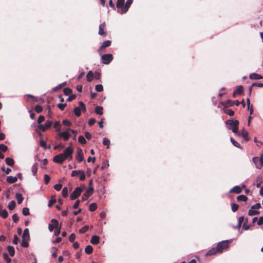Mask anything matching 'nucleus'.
I'll list each match as a JSON object with an SVG mask.
<instances>
[{"instance_id": "nucleus-1", "label": "nucleus", "mask_w": 263, "mask_h": 263, "mask_svg": "<svg viewBox=\"0 0 263 263\" xmlns=\"http://www.w3.org/2000/svg\"><path fill=\"white\" fill-rule=\"evenodd\" d=\"M228 129L232 130V132L237 135H240L238 131L239 121L237 120H229L226 122Z\"/></svg>"}, {"instance_id": "nucleus-2", "label": "nucleus", "mask_w": 263, "mask_h": 263, "mask_svg": "<svg viewBox=\"0 0 263 263\" xmlns=\"http://www.w3.org/2000/svg\"><path fill=\"white\" fill-rule=\"evenodd\" d=\"M230 241L228 240H223L218 242L216 246V249L219 253H222L223 250L228 248L229 246Z\"/></svg>"}, {"instance_id": "nucleus-3", "label": "nucleus", "mask_w": 263, "mask_h": 263, "mask_svg": "<svg viewBox=\"0 0 263 263\" xmlns=\"http://www.w3.org/2000/svg\"><path fill=\"white\" fill-rule=\"evenodd\" d=\"M73 152V148L71 146V144L70 145L68 146L64 151L62 154L64 156L66 159H68V160H71L72 159V153Z\"/></svg>"}, {"instance_id": "nucleus-4", "label": "nucleus", "mask_w": 263, "mask_h": 263, "mask_svg": "<svg viewBox=\"0 0 263 263\" xmlns=\"http://www.w3.org/2000/svg\"><path fill=\"white\" fill-rule=\"evenodd\" d=\"M260 208V204L259 203H257L252 206L248 212L249 215L254 216L258 214L259 213V211H257V210L259 209Z\"/></svg>"}, {"instance_id": "nucleus-5", "label": "nucleus", "mask_w": 263, "mask_h": 263, "mask_svg": "<svg viewBox=\"0 0 263 263\" xmlns=\"http://www.w3.org/2000/svg\"><path fill=\"white\" fill-rule=\"evenodd\" d=\"M79 106L74 108L73 112L75 115L77 117H79L81 115V111H85L86 107L85 104L81 101L79 102Z\"/></svg>"}, {"instance_id": "nucleus-6", "label": "nucleus", "mask_w": 263, "mask_h": 263, "mask_svg": "<svg viewBox=\"0 0 263 263\" xmlns=\"http://www.w3.org/2000/svg\"><path fill=\"white\" fill-rule=\"evenodd\" d=\"M71 175L72 177H79L80 180L82 181L85 180L86 178L84 172L82 170L72 171Z\"/></svg>"}, {"instance_id": "nucleus-7", "label": "nucleus", "mask_w": 263, "mask_h": 263, "mask_svg": "<svg viewBox=\"0 0 263 263\" xmlns=\"http://www.w3.org/2000/svg\"><path fill=\"white\" fill-rule=\"evenodd\" d=\"M102 63L104 64H109L113 60V56L110 53L103 54L101 56Z\"/></svg>"}, {"instance_id": "nucleus-8", "label": "nucleus", "mask_w": 263, "mask_h": 263, "mask_svg": "<svg viewBox=\"0 0 263 263\" xmlns=\"http://www.w3.org/2000/svg\"><path fill=\"white\" fill-rule=\"evenodd\" d=\"M82 190L81 187H76L73 192L71 194L70 198L71 200H74L77 198H78L81 193Z\"/></svg>"}, {"instance_id": "nucleus-9", "label": "nucleus", "mask_w": 263, "mask_h": 263, "mask_svg": "<svg viewBox=\"0 0 263 263\" xmlns=\"http://www.w3.org/2000/svg\"><path fill=\"white\" fill-rule=\"evenodd\" d=\"M65 160V158L62 154L57 155L53 157V161L57 163H62Z\"/></svg>"}, {"instance_id": "nucleus-10", "label": "nucleus", "mask_w": 263, "mask_h": 263, "mask_svg": "<svg viewBox=\"0 0 263 263\" xmlns=\"http://www.w3.org/2000/svg\"><path fill=\"white\" fill-rule=\"evenodd\" d=\"M59 136L60 138H63L64 140H67L71 136L70 131L68 129L64 132L59 133Z\"/></svg>"}, {"instance_id": "nucleus-11", "label": "nucleus", "mask_w": 263, "mask_h": 263, "mask_svg": "<svg viewBox=\"0 0 263 263\" xmlns=\"http://www.w3.org/2000/svg\"><path fill=\"white\" fill-rule=\"evenodd\" d=\"M132 3L133 0H127L126 4L124 5V9L121 10L120 12V14H123L125 13L128 11Z\"/></svg>"}, {"instance_id": "nucleus-12", "label": "nucleus", "mask_w": 263, "mask_h": 263, "mask_svg": "<svg viewBox=\"0 0 263 263\" xmlns=\"http://www.w3.org/2000/svg\"><path fill=\"white\" fill-rule=\"evenodd\" d=\"M253 162L257 168H260L262 166V163L261 161V159L258 157H254L253 158Z\"/></svg>"}, {"instance_id": "nucleus-13", "label": "nucleus", "mask_w": 263, "mask_h": 263, "mask_svg": "<svg viewBox=\"0 0 263 263\" xmlns=\"http://www.w3.org/2000/svg\"><path fill=\"white\" fill-rule=\"evenodd\" d=\"M76 159L81 162L84 160V156L81 149H79L76 155Z\"/></svg>"}, {"instance_id": "nucleus-14", "label": "nucleus", "mask_w": 263, "mask_h": 263, "mask_svg": "<svg viewBox=\"0 0 263 263\" xmlns=\"http://www.w3.org/2000/svg\"><path fill=\"white\" fill-rule=\"evenodd\" d=\"M217 253H219L216 248H213L209 250L205 254L206 256L215 255Z\"/></svg>"}, {"instance_id": "nucleus-15", "label": "nucleus", "mask_w": 263, "mask_h": 263, "mask_svg": "<svg viewBox=\"0 0 263 263\" xmlns=\"http://www.w3.org/2000/svg\"><path fill=\"white\" fill-rule=\"evenodd\" d=\"M30 238L29 232L28 229H25L24 231L22 238L25 240H29Z\"/></svg>"}, {"instance_id": "nucleus-16", "label": "nucleus", "mask_w": 263, "mask_h": 263, "mask_svg": "<svg viewBox=\"0 0 263 263\" xmlns=\"http://www.w3.org/2000/svg\"><path fill=\"white\" fill-rule=\"evenodd\" d=\"M230 192L239 194L241 192V188L238 185L235 186L230 190Z\"/></svg>"}, {"instance_id": "nucleus-17", "label": "nucleus", "mask_w": 263, "mask_h": 263, "mask_svg": "<svg viewBox=\"0 0 263 263\" xmlns=\"http://www.w3.org/2000/svg\"><path fill=\"white\" fill-rule=\"evenodd\" d=\"M249 78L252 80H260L262 79V77L261 75L255 73H251L249 76Z\"/></svg>"}, {"instance_id": "nucleus-18", "label": "nucleus", "mask_w": 263, "mask_h": 263, "mask_svg": "<svg viewBox=\"0 0 263 263\" xmlns=\"http://www.w3.org/2000/svg\"><path fill=\"white\" fill-rule=\"evenodd\" d=\"M239 133L240 134V136H242L246 141L249 140L248 133L247 131H246L244 128L242 129L241 132H239Z\"/></svg>"}, {"instance_id": "nucleus-19", "label": "nucleus", "mask_w": 263, "mask_h": 263, "mask_svg": "<svg viewBox=\"0 0 263 263\" xmlns=\"http://www.w3.org/2000/svg\"><path fill=\"white\" fill-rule=\"evenodd\" d=\"M100 238L97 235L92 236L90 240V242L93 245H97L99 242Z\"/></svg>"}, {"instance_id": "nucleus-20", "label": "nucleus", "mask_w": 263, "mask_h": 263, "mask_svg": "<svg viewBox=\"0 0 263 263\" xmlns=\"http://www.w3.org/2000/svg\"><path fill=\"white\" fill-rule=\"evenodd\" d=\"M93 191V187L92 186H89V188L86 190V192L84 194V196L86 198H88L90 196Z\"/></svg>"}, {"instance_id": "nucleus-21", "label": "nucleus", "mask_w": 263, "mask_h": 263, "mask_svg": "<svg viewBox=\"0 0 263 263\" xmlns=\"http://www.w3.org/2000/svg\"><path fill=\"white\" fill-rule=\"evenodd\" d=\"M117 7L121 10L124 9V0H117Z\"/></svg>"}, {"instance_id": "nucleus-22", "label": "nucleus", "mask_w": 263, "mask_h": 263, "mask_svg": "<svg viewBox=\"0 0 263 263\" xmlns=\"http://www.w3.org/2000/svg\"><path fill=\"white\" fill-rule=\"evenodd\" d=\"M17 180V177H13L11 176H9L7 178V181L9 183H12L16 182Z\"/></svg>"}, {"instance_id": "nucleus-23", "label": "nucleus", "mask_w": 263, "mask_h": 263, "mask_svg": "<svg viewBox=\"0 0 263 263\" xmlns=\"http://www.w3.org/2000/svg\"><path fill=\"white\" fill-rule=\"evenodd\" d=\"M105 27V23H103L99 26V34L102 35L104 34V28Z\"/></svg>"}, {"instance_id": "nucleus-24", "label": "nucleus", "mask_w": 263, "mask_h": 263, "mask_svg": "<svg viewBox=\"0 0 263 263\" xmlns=\"http://www.w3.org/2000/svg\"><path fill=\"white\" fill-rule=\"evenodd\" d=\"M223 111L226 114H227L230 116H233L234 115V112L233 110H232V109L227 108H224Z\"/></svg>"}, {"instance_id": "nucleus-25", "label": "nucleus", "mask_w": 263, "mask_h": 263, "mask_svg": "<svg viewBox=\"0 0 263 263\" xmlns=\"http://www.w3.org/2000/svg\"><path fill=\"white\" fill-rule=\"evenodd\" d=\"M15 196H16V198L17 200L18 203L21 204L24 199V198H23L22 195L20 193H16Z\"/></svg>"}, {"instance_id": "nucleus-26", "label": "nucleus", "mask_w": 263, "mask_h": 263, "mask_svg": "<svg viewBox=\"0 0 263 263\" xmlns=\"http://www.w3.org/2000/svg\"><path fill=\"white\" fill-rule=\"evenodd\" d=\"M103 107L102 106H97L95 108V112L99 115H102L103 114Z\"/></svg>"}, {"instance_id": "nucleus-27", "label": "nucleus", "mask_w": 263, "mask_h": 263, "mask_svg": "<svg viewBox=\"0 0 263 263\" xmlns=\"http://www.w3.org/2000/svg\"><path fill=\"white\" fill-rule=\"evenodd\" d=\"M111 45V41L109 40H106L103 42L101 46V48H104L110 46Z\"/></svg>"}, {"instance_id": "nucleus-28", "label": "nucleus", "mask_w": 263, "mask_h": 263, "mask_svg": "<svg viewBox=\"0 0 263 263\" xmlns=\"http://www.w3.org/2000/svg\"><path fill=\"white\" fill-rule=\"evenodd\" d=\"M87 80L88 82H91L93 80V73L91 71H89L87 74Z\"/></svg>"}, {"instance_id": "nucleus-29", "label": "nucleus", "mask_w": 263, "mask_h": 263, "mask_svg": "<svg viewBox=\"0 0 263 263\" xmlns=\"http://www.w3.org/2000/svg\"><path fill=\"white\" fill-rule=\"evenodd\" d=\"M92 251L93 248L90 245L87 246L85 249V252L87 254H90L92 252Z\"/></svg>"}, {"instance_id": "nucleus-30", "label": "nucleus", "mask_w": 263, "mask_h": 263, "mask_svg": "<svg viewBox=\"0 0 263 263\" xmlns=\"http://www.w3.org/2000/svg\"><path fill=\"white\" fill-rule=\"evenodd\" d=\"M5 161L6 164L9 166H12L14 163V160L12 158L9 157L7 158L5 160Z\"/></svg>"}, {"instance_id": "nucleus-31", "label": "nucleus", "mask_w": 263, "mask_h": 263, "mask_svg": "<svg viewBox=\"0 0 263 263\" xmlns=\"http://www.w3.org/2000/svg\"><path fill=\"white\" fill-rule=\"evenodd\" d=\"M8 250L9 252V253L11 256H13L15 254V251L14 248L12 246H8Z\"/></svg>"}, {"instance_id": "nucleus-32", "label": "nucleus", "mask_w": 263, "mask_h": 263, "mask_svg": "<svg viewBox=\"0 0 263 263\" xmlns=\"http://www.w3.org/2000/svg\"><path fill=\"white\" fill-rule=\"evenodd\" d=\"M237 199L239 201H246L248 199V198L245 195H240L237 196Z\"/></svg>"}, {"instance_id": "nucleus-33", "label": "nucleus", "mask_w": 263, "mask_h": 263, "mask_svg": "<svg viewBox=\"0 0 263 263\" xmlns=\"http://www.w3.org/2000/svg\"><path fill=\"white\" fill-rule=\"evenodd\" d=\"M16 205V203L14 200L11 201L8 204V207L10 210H13Z\"/></svg>"}, {"instance_id": "nucleus-34", "label": "nucleus", "mask_w": 263, "mask_h": 263, "mask_svg": "<svg viewBox=\"0 0 263 263\" xmlns=\"http://www.w3.org/2000/svg\"><path fill=\"white\" fill-rule=\"evenodd\" d=\"M51 224H53L54 229L59 228V222L58 221L55 219H52L51 220Z\"/></svg>"}, {"instance_id": "nucleus-35", "label": "nucleus", "mask_w": 263, "mask_h": 263, "mask_svg": "<svg viewBox=\"0 0 263 263\" xmlns=\"http://www.w3.org/2000/svg\"><path fill=\"white\" fill-rule=\"evenodd\" d=\"M97 208V205L95 203H92L89 205V210L90 211H95Z\"/></svg>"}, {"instance_id": "nucleus-36", "label": "nucleus", "mask_w": 263, "mask_h": 263, "mask_svg": "<svg viewBox=\"0 0 263 263\" xmlns=\"http://www.w3.org/2000/svg\"><path fill=\"white\" fill-rule=\"evenodd\" d=\"M242 89L243 87L242 86H237L235 91H236L238 95H241L242 93Z\"/></svg>"}, {"instance_id": "nucleus-37", "label": "nucleus", "mask_w": 263, "mask_h": 263, "mask_svg": "<svg viewBox=\"0 0 263 263\" xmlns=\"http://www.w3.org/2000/svg\"><path fill=\"white\" fill-rule=\"evenodd\" d=\"M103 144L104 145H106L107 146V148H108L109 144H110V141H109V140L108 139H107V138H104L103 139Z\"/></svg>"}, {"instance_id": "nucleus-38", "label": "nucleus", "mask_w": 263, "mask_h": 263, "mask_svg": "<svg viewBox=\"0 0 263 263\" xmlns=\"http://www.w3.org/2000/svg\"><path fill=\"white\" fill-rule=\"evenodd\" d=\"M78 141L82 144H84L86 143L85 138L81 135L78 137Z\"/></svg>"}, {"instance_id": "nucleus-39", "label": "nucleus", "mask_w": 263, "mask_h": 263, "mask_svg": "<svg viewBox=\"0 0 263 263\" xmlns=\"http://www.w3.org/2000/svg\"><path fill=\"white\" fill-rule=\"evenodd\" d=\"M0 215L3 218H6L8 217V213L6 210H3L2 211Z\"/></svg>"}, {"instance_id": "nucleus-40", "label": "nucleus", "mask_w": 263, "mask_h": 263, "mask_svg": "<svg viewBox=\"0 0 263 263\" xmlns=\"http://www.w3.org/2000/svg\"><path fill=\"white\" fill-rule=\"evenodd\" d=\"M62 196L64 197H67L68 196V189L67 187H65L62 191Z\"/></svg>"}, {"instance_id": "nucleus-41", "label": "nucleus", "mask_w": 263, "mask_h": 263, "mask_svg": "<svg viewBox=\"0 0 263 263\" xmlns=\"http://www.w3.org/2000/svg\"><path fill=\"white\" fill-rule=\"evenodd\" d=\"M60 121H56L54 123V124L53 125V126L56 129V131H57V132H60V131L61 128L60 127Z\"/></svg>"}, {"instance_id": "nucleus-42", "label": "nucleus", "mask_w": 263, "mask_h": 263, "mask_svg": "<svg viewBox=\"0 0 263 263\" xmlns=\"http://www.w3.org/2000/svg\"><path fill=\"white\" fill-rule=\"evenodd\" d=\"M95 89L98 92H101L103 90V86L101 84H97L95 86Z\"/></svg>"}, {"instance_id": "nucleus-43", "label": "nucleus", "mask_w": 263, "mask_h": 263, "mask_svg": "<svg viewBox=\"0 0 263 263\" xmlns=\"http://www.w3.org/2000/svg\"><path fill=\"white\" fill-rule=\"evenodd\" d=\"M3 257L5 260L6 261L7 263H10L11 261V259L9 257L8 255L5 253L3 254Z\"/></svg>"}, {"instance_id": "nucleus-44", "label": "nucleus", "mask_w": 263, "mask_h": 263, "mask_svg": "<svg viewBox=\"0 0 263 263\" xmlns=\"http://www.w3.org/2000/svg\"><path fill=\"white\" fill-rule=\"evenodd\" d=\"M64 93L65 95L68 96L72 93V90L69 88H65L64 89Z\"/></svg>"}, {"instance_id": "nucleus-45", "label": "nucleus", "mask_w": 263, "mask_h": 263, "mask_svg": "<svg viewBox=\"0 0 263 263\" xmlns=\"http://www.w3.org/2000/svg\"><path fill=\"white\" fill-rule=\"evenodd\" d=\"M88 227L87 226H85L79 230V233H84L88 230Z\"/></svg>"}, {"instance_id": "nucleus-46", "label": "nucleus", "mask_w": 263, "mask_h": 263, "mask_svg": "<svg viewBox=\"0 0 263 263\" xmlns=\"http://www.w3.org/2000/svg\"><path fill=\"white\" fill-rule=\"evenodd\" d=\"M230 140H231V142H232V143L235 146L238 147V148H240V145L238 142L235 141V140L233 138H231Z\"/></svg>"}, {"instance_id": "nucleus-47", "label": "nucleus", "mask_w": 263, "mask_h": 263, "mask_svg": "<svg viewBox=\"0 0 263 263\" xmlns=\"http://www.w3.org/2000/svg\"><path fill=\"white\" fill-rule=\"evenodd\" d=\"M22 213L25 216H27L29 214V210L28 208H24L22 210Z\"/></svg>"}, {"instance_id": "nucleus-48", "label": "nucleus", "mask_w": 263, "mask_h": 263, "mask_svg": "<svg viewBox=\"0 0 263 263\" xmlns=\"http://www.w3.org/2000/svg\"><path fill=\"white\" fill-rule=\"evenodd\" d=\"M7 149L8 147L5 145L3 144H0V152L2 151L5 152L7 150Z\"/></svg>"}, {"instance_id": "nucleus-49", "label": "nucleus", "mask_w": 263, "mask_h": 263, "mask_svg": "<svg viewBox=\"0 0 263 263\" xmlns=\"http://www.w3.org/2000/svg\"><path fill=\"white\" fill-rule=\"evenodd\" d=\"M34 109H35V111L37 112V113H40L42 111V107L41 106H40L39 105H36L35 106Z\"/></svg>"}, {"instance_id": "nucleus-50", "label": "nucleus", "mask_w": 263, "mask_h": 263, "mask_svg": "<svg viewBox=\"0 0 263 263\" xmlns=\"http://www.w3.org/2000/svg\"><path fill=\"white\" fill-rule=\"evenodd\" d=\"M53 187L55 190L59 191L62 189V185L60 183L56 184L54 185Z\"/></svg>"}, {"instance_id": "nucleus-51", "label": "nucleus", "mask_w": 263, "mask_h": 263, "mask_svg": "<svg viewBox=\"0 0 263 263\" xmlns=\"http://www.w3.org/2000/svg\"><path fill=\"white\" fill-rule=\"evenodd\" d=\"M56 202V199L54 197H52L49 202L48 204V206H51L53 203Z\"/></svg>"}, {"instance_id": "nucleus-52", "label": "nucleus", "mask_w": 263, "mask_h": 263, "mask_svg": "<svg viewBox=\"0 0 263 263\" xmlns=\"http://www.w3.org/2000/svg\"><path fill=\"white\" fill-rule=\"evenodd\" d=\"M232 210L233 212H235L238 209V205L237 204L233 203L231 205Z\"/></svg>"}, {"instance_id": "nucleus-53", "label": "nucleus", "mask_w": 263, "mask_h": 263, "mask_svg": "<svg viewBox=\"0 0 263 263\" xmlns=\"http://www.w3.org/2000/svg\"><path fill=\"white\" fill-rule=\"evenodd\" d=\"M50 177L48 175L46 174L44 175V181H45V184H48L49 183V182L50 181Z\"/></svg>"}, {"instance_id": "nucleus-54", "label": "nucleus", "mask_w": 263, "mask_h": 263, "mask_svg": "<svg viewBox=\"0 0 263 263\" xmlns=\"http://www.w3.org/2000/svg\"><path fill=\"white\" fill-rule=\"evenodd\" d=\"M2 170L3 172H5L6 174H9L11 171V168L9 167L6 168L4 166L2 167Z\"/></svg>"}, {"instance_id": "nucleus-55", "label": "nucleus", "mask_w": 263, "mask_h": 263, "mask_svg": "<svg viewBox=\"0 0 263 263\" xmlns=\"http://www.w3.org/2000/svg\"><path fill=\"white\" fill-rule=\"evenodd\" d=\"M66 106V104L59 103L57 105L58 107L61 110H63Z\"/></svg>"}, {"instance_id": "nucleus-56", "label": "nucleus", "mask_w": 263, "mask_h": 263, "mask_svg": "<svg viewBox=\"0 0 263 263\" xmlns=\"http://www.w3.org/2000/svg\"><path fill=\"white\" fill-rule=\"evenodd\" d=\"M245 219V217L243 216H241L238 219V227H240L242 223L243 222Z\"/></svg>"}, {"instance_id": "nucleus-57", "label": "nucleus", "mask_w": 263, "mask_h": 263, "mask_svg": "<svg viewBox=\"0 0 263 263\" xmlns=\"http://www.w3.org/2000/svg\"><path fill=\"white\" fill-rule=\"evenodd\" d=\"M52 125V121H47L46 122V123L45 124V126L46 129H47V128H50L51 126Z\"/></svg>"}, {"instance_id": "nucleus-58", "label": "nucleus", "mask_w": 263, "mask_h": 263, "mask_svg": "<svg viewBox=\"0 0 263 263\" xmlns=\"http://www.w3.org/2000/svg\"><path fill=\"white\" fill-rule=\"evenodd\" d=\"M76 239V235L74 234L73 233H72L70 235L69 237V240L70 241V242H73L74 239Z\"/></svg>"}, {"instance_id": "nucleus-59", "label": "nucleus", "mask_w": 263, "mask_h": 263, "mask_svg": "<svg viewBox=\"0 0 263 263\" xmlns=\"http://www.w3.org/2000/svg\"><path fill=\"white\" fill-rule=\"evenodd\" d=\"M76 98V96L75 95H71L69 96V97L67 99L66 101L70 102L72 100H74Z\"/></svg>"}, {"instance_id": "nucleus-60", "label": "nucleus", "mask_w": 263, "mask_h": 263, "mask_svg": "<svg viewBox=\"0 0 263 263\" xmlns=\"http://www.w3.org/2000/svg\"><path fill=\"white\" fill-rule=\"evenodd\" d=\"M28 240H25L23 239L22 243H21V246L24 248L28 247Z\"/></svg>"}, {"instance_id": "nucleus-61", "label": "nucleus", "mask_w": 263, "mask_h": 263, "mask_svg": "<svg viewBox=\"0 0 263 263\" xmlns=\"http://www.w3.org/2000/svg\"><path fill=\"white\" fill-rule=\"evenodd\" d=\"M37 127L40 130L42 131H45L46 129L45 124H40L38 125Z\"/></svg>"}, {"instance_id": "nucleus-62", "label": "nucleus", "mask_w": 263, "mask_h": 263, "mask_svg": "<svg viewBox=\"0 0 263 263\" xmlns=\"http://www.w3.org/2000/svg\"><path fill=\"white\" fill-rule=\"evenodd\" d=\"M63 123L66 126H69L71 125V123L68 120H64L63 121Z\"/></svg>"}, {"instance_id": "nucleus-63", "label": "nucleus", "mask_w": 263, "mask_h": 263, "mask_svg": "<svg viewBox=\"0 0 263 263\" xmlns=\"http://www.w3.org/2000/svg\"><path fill=\"white\" fill-rule=\"evenodd\" d=\"M96 122V120L94 118H91L88 121V124L90 126H92Z\"/></svg>"}, {"instance_id": "nucleus-64", "label": "nucleus", "mask_w": 263, "mask_h": 263, "mask_svg": "<svg viewBox=\"0 0 263 263\" xmlns=\"http://www.w3.org/2000/svg\"><path fill=\"white\" fill-rule=\"evenodd\" d=\"M263 224V216L260 217L258 221H257V224L258 226H261Z\"/></svg>"}]
</instances>
